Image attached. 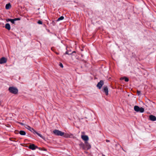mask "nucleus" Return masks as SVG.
I'll use <instances>...</instances> for the list:
<instances>
[{
    "instance_id": "nucleus-1",
    "label": "nucleus",
    "mask_w": 156,
    "mask_h": 156,
    "mask_svg": "<svg viewBox=\"0 0 156 156\" xmlns=\"http://www.w3.org/2000/svg\"><path fill=\"white\" fill-rule=\"evenodd\" d=\"M24 126L26 128L30 131L31 132H32L34 133H36L42 138L44 139V137L41 134L38 133L32 128H31L30 126L27 125H25Z\"/></svg>"
},
{
    "instance_id": "nucleus-2",
    "label": "nucleus",
    "mask_w": 156,
    "mask_h": 156,
    "mask_svg": "<svg viewBox=\"0 0 156 156\" xmlns=\"http://www.w3.org/2000/svg\"><path fill=\"white\" fill-rule=\"evenodd\" d=\"M9 90L10 93L15 94H17L18 92V89L13 87H9Z\"/></svg>"
},
{
    "instance_id": "nucleus-3",
    "label": "nucleus",
    "mask_w": 156,
    "mask_h": 156,
    "mask_svg": "<svg viewBox=\"0 0 156 156\" xmlns=\"http://www.w3.org/2000/svg\"><path fill=\"white\" fill-rule=\"evenodd\" d=\"M134 109L136 112H140L141 113L143 112L144 111V109L143 108H140L138 106L136 105L134 106Z\"/></svg>"
},
{
    "instance_id": "nucleus-4",
    "label": "nucleus",
    "mask_w": 156,
    "mask_h": 156,
    "mask_svg": "<svg viewBox=\"0 0 156 156\" xmlns=\"http://www.w3.org/2000/svg\"><path fill=\"white\" fill-rule=\"evenodd\" d=\"M53 133L56 135L63 136L64 135V133L57 129H55L53 131Z\"/></svg>"
},
{
    "instance_id": "nucleus-5",
    "label": "nucleus",
    "mask_w": 156,
    "mask_h": 156,
    "mask_svg": "<svg viewBox=\"0 0 156 156\" xmlns=\"http://www.w3.org/2000/svg\"><path fill=\"white\" fill-rule=\"evenodd\" d=\"M7 61L6 58L3 57L0 59V64H2L5 63Z\"/></svg>"
},
{
    "instance_id": "nucleus-6",
    "label": "nucleus",
    "mask_w": 156,
    "mask_h": 156,
    "mask_svg": "<svg viewBox=\"0 0 156 156\" xmlns=\"http://www.w3.org/2000/svg\"><path fill=\"white\" fill-rule=\"evenodd\" d=\"M104 84V82L103 80H101L97 85V87L99 89H100L101 88L102 86Z\"/></svg>"
},
{
    "instance_id": "nucleus-7",
    "label": "nucleus",
    "mask_w": 156,
    "mask_h": 156,
    "mask_svg": "<svg viewBox=\"0 0 156 156\" xmlns=\"http://www.w3.org/2000/svg\"><path fill=\"white\" fill-rule=\"evenodd\" d=\"M29 148L32 150H34L38 148V147L35 146L34 144H33L30 145L29 146Z\"/></svg>"
},
{
    "instance_id": "nucleus-8",
    "label": "nucleus",
    "mask_w": 156,
    "mask_h": 156,
    "mask_svg": "<svg viewBox=\"0 0 156 156\" xmlns=\"http://www.w3.org/2000/svg\"><path fill=\"white\" fill-rule=\"evenodd\" d=\"M81 137L83 140L85 141V142H87L89 140L88 137L87 135H81Z\"/></svg>"
},
{
    "instance_id": "nucleus-9",
    "label": "nucleus",
    "mask_w": 156,
    "mask_h": 156,
    "mask_svg": "<svg viewBox=\"0 0 156 156\" xmlns=\"http://www.w3.org/2000/svg\"><path fill=\"white\" fill-rule=\"evenodd\" d=\"M149 119L152 121H155L156 120V117L153 115H151L149 117Z\"/></svg>"
},
{
    "instance_id": "nucleus-10",
    "label": "nucleus",
    "mask_w": 156,
    "mask_h": 156,
    "mask_svg": "<svg viewBox=\"0 0 156 156\" xmlns=\"http://www.w3.org/2000/svg\"><path fill=\"white\" fill-rule=\"evenodd\" d=\"M79 146L80 148H82L83 149L85 150V145L83 142H81L79 144Z\"/></svg>"
},
{
    "instance_id": "nucleus-11",
    "label": "nucleus",
    "mask_w": 156,
    "mask_h": 156,
    "mask_svg": "<svg viewBox=\"0 0 156 156\" xmlns=\"http://www.w3.org/2000/svg\"><path fill=\"white\" fill-rule=\"evenodd\" d=\"M104 90L106 94L108 95V89L107 87H104Z\"/></svg>"
},
{
    "instance_id": "nucleus-12",
    "label": "nucleus",
    "mask_w": 156,
    "mask_h": 156,
    "mask_svg": "<svg viewBox=\"0 0 156 156\" xmlns=\"http://www.w3.org/2000/svg\"><path fill=\"white\" fill-rule=\"evenodd\" d=\"M5 27L6 29L9 30H10V24L8 23H7L5 24Z\"/></svg>"
},
{
    "instance_id": "nucleus-13",
    "label": "nucleus",
    "mask_w": 156,
    "mask_h": 156,
    "mask_svg": "<svg viewBox=\"0 0 156 156\" xmlns=\"http://www.w3.org/2000/svg\"><path fill=\"white\" fill-rule=\"evenodd\" d=\"M72 134H69L68 133H64L63 135L64 136L65 138H70L71 137V136H72Z\"/></svg>"
},
{
    "instance_id": "nucleus-14",
    "label": "nucleus",
    "mask_w": 156,
    "mask_h": 156,
    "mask_svg": "<svg viewBox=\"0 0 156 156\" xmlns=\"http://www.w3.org/2000/svg\"><path fill=\"white\" fill-rule=\"evenodd\" d=\"M85 143L86 144V146L87 149H90L91 148V146L90 144L87 142H85Z\"/></svg>"
},
{
    "instance_id": "nucleus-15",
    "label": "nucleus",
    "mask_w": 156,
    "mask_h": 156,
    "mask_svg": "<svg viewBox=\"0 0 156 156\" xmlns=\"http://www.w3.org/2000/svg\"><path fill=\"white\" fill-rule=\"evenodd\" d=\"M11 7V5L10 3L7 4L5 6V9H10Z\"/></svg>"
},
{
    "instance_id": "nucleus-16",
    "label": "nucleus",
    "mask_w": 156,
    "mask_h": 156,
    "mask_svg": "<svg viewBox=\"0 0 156 156\" xmlns=\"http://www.w3.org/2000/svg\"><path fill=\"white\" fill-rule=\"evenodd\" d=\"M19 133L22 135H25L26 134V132L23 131H20Z\"/></svg>"
},
{
    "instance_id": "nucleus-17",
    "label": "nucleus",
    "mask_w": 156,
    "mask_h": 156,
    "mask_svg": "<svg viewBox=\"0 0 156 156\" xmlns=\"http://www.w3.org/2000/svg\"><path fill=\"white\" fill-rule=\"evenodd\" d=\"M120 79L121 80H123V79H124L125 81L126 82H128L129 81V80L128 78L126 77L121 78H120Z\"/></svg>"
},
{
    "instance_id": "nucleus-18",
    "label": "nucleus",
    "mask_w": 156,
    "mask_h": 156,
    "mask_svg": "<svg viewBox=\"0 0 156 156\" xmlns=\"http://www.w3.org/2000/svg\"><path fill=\"white\" fill-rule=\"evenodd\" d=\"M64 18L66 19V18L64 16H62L59 18L58 20H63Z\"/></svg>"
},
{
    "instance_id": "nucleus-19",
    "label": "nucleus",
    "mask_w": 156,
    "mask_h": 156,
    "mask_svg": "<svg viewBox=\"0 0 156 156\" xmlns=\"http://www.w3.org/2000/svg\"><path fill=\"white\" fill-rule=\"evenodd\" d=\"M16 20H6L7 22H8L9 21H10L11 23L12 24L15 23V21H16Z\"/></svg>"
},
{
    "instance_id": "nucleus-20",
    "label": "nucleus",
    "mask_w": 156,
    "mask_h": 156,
    "mask_svg": "<svg viewBox=\"0 0 156 156\" xmlns=\"http://www.w3.org/2000/svg\"><path fill=\"white\" fill-rule=\"evenodd\" d=\"M137 93L138 95H139L141 94V92L140 91L137 90Z\"/></svg>"
},
{
    "instance_id": "nucleus-21",
    "label": "nucleus",
    "mask_w": 156,
    "mask_h": 156,
    "mask_svg": "<svg viewBox=\"0 0 156 156\" xmlns=\"http://www.w3.org/2000/svg\"><path fill=\"white\" fill-rule=\"evenodd\" d=\"M37 23L39 24H42V22L41 20H39L37 22Z\"/></svg>"
},
{
    "instance_id": "nucleus-22",
    "label": "nucleus",
    "mask_w": 156,
    "mask_h": 156,
    "mask_svg": "<svg viewBox=\"0 0 156 156\" xmlns=\"http://www.w3.org/2000/svg\"><path fill=\"white\" fill-rule=\"evenodd\" d=\"M59 65L62 68H63V67L62 64L61 63H60Z\"/></svg>"
},
{
    "instance_id": "nucleus-23",
    "label": "nucleus",
    "mask_w": 156,
    "mask_h": 156,
    "mask_svg": "<svg viewBox=\"0 0 156 156\" xmlns=\"http://www.w3.org/2000/svg\"><path fill=\"white\" fill-rule=\"evenodd\" d=\"M65 54H67V55H70V54H69L68 53V51H66V52Z\"/></svg>"
},
{
    "instance_id": "nucleus-24",
    "label": "nucleus",
    "mask_w": 156,
    "mask_h": 156,
    "mask_svg": "<svg viewBox=\"0 0 156 156\" xmlns=\"http://www.w3.org/2000/svg\"><path fill=\"white\" fill-rule=\"evenodd\" d=\"M8 20H12V19H8ZM12 20H20V19L19 18H15L14 19H12Z\"/></svg>"
},
{
    "instance_id": "nucleus-25",
    "label": "nucleus",
    "mask_w": 156,
    "mask_h": 156,
    "mask_svg": "<svg viewBox=\"0 0 156 156\" xmlns=\"http://www.w3.org/2000/svg\"><path fill=\"white\" fill-rule=\"evenodd\" d=\"M106 141L107 142H109V140H106Z\"/></svg>"
},
{
    "instance_id": "nucleus-26",
    "label": "nucleus",
    "mask_w": 156,
    "mask_h": 156,
    "mask_svg": "<svg viewBox=\"0 0 156 156\" xmlns=\"http://www.w3.org/2000/svg\"><path fill=\"white\" fill-rule=\"evenodd\" d=\"M75 51H73L72 53H75Z\"/></svg>"
},
{
    "instance_id": "nucleus-27",
    "label": "nucleus",
    "mask_w": 156,
    "mask_h": 156,
    "mask_svg": "<svg viewBox=\"0 0 156 156\" xmlns=\"http://www.w3.org/2000/svg\"><path fill=\"white\" fill-rule=\"evenodd\" d=\"M21 124L22 125H23V123H21Z\"/></svg>"
},
{
    "instance_id": "nucleus-28",
    "label": "nucleus",
    "mask_w": 156,
    "mask_h": 156,
    "mask_svg": "<svg viewBox=\"0 0 156 156\" xmlns=\"http://www.w3.org/2000/svg\"><path fill=\"white\" fill-rule=\"evenodd\" d=\"M56 54H57V55L58 54V53H56Z\"/></svg>"
}]
</instances>
